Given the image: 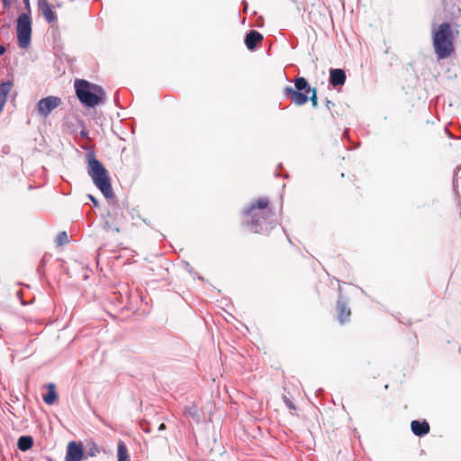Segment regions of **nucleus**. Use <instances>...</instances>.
<instances>
[{
    "instance_id": "nucleus-27",
    "label": "nucleus",
    "mask_w": 461,
    "mask_h": 461,
    "mask_svg": "<svg viewBox=\"0 0 461 461\" xmlns=\"http://www.w3.org/2000/svg\"><path fill=\"white\" fill-rule=\"evenodd\" d=\"M241 6H242V9L240 11V14H241V12L247 13L248 8H249L248 2L246 0H242L241 1Z\"/></svg>"
},
{
    "instance_id": "nucleus-38",
    "label": "nucleus",
    "mask_w": 461,
    "mask_h": 461,
    "mask_svg": "<svg viewBox=\"0 0 461 461\" xmlns=\"http://www.w3.org/2000/svg\"><path fill=\"white\" fill-rule=\"evenodd\" d=\"M282 177H284L285 179H288L289 178L288 172L285 171L284 174L282 175Z\"/></svg>"
},
{
    "instance_id": "nucleus-4",
    "label": "nucleus",
    "mask_w": 461,
    "mask_h": 461,
    "mask_svg": "<svg viewBox=\"0 0 461 461\" xmlns=\"http://www.w3.org/2000/svg\"><path fill=\"white\" fill-rule=\"evenodd\" d=\"M294 86H285L283 89V95L291 99V101L302 106L308 101L311 102L314 109L319 107L316 87H312L308 80L303 77H297L294 81Z\"/></svg>"
},
{
    "instance_id": "nucleus-16",
    "label": "nucleus",
    "mask_w": 461,
    "mask_h": 461,
    "mask_svg": "<svg viewBox=\"0 0 461 461\" xmlns=\"http://www.w3.org/2000/svg\"><path fill=\"white\" fill-rule=\"evenodd\" d=\"M117 461H131L128 447L122 440L117 444Z\"/></svg>"
},
{
    "instance_id": "nucleus-46",
    "label": "nucleus",
    "mask_w": 461,
    "mask_h": 461,
    "mask_svg": "<svg viewBox=\"0 0 461 461\" xmlns=\"http://www.w3.org/2000/svg\"><path fill=\"white\" fill-rule=\"evenodd\" d=\"M287 240H288L289 243L292 244V240H290V238L288 236H287Z\"/></svg>"
},
{
    "instance_id": "nucleus-40",
    "label": "nucleus",
    "mask_w": 461,
    "mask_h": 461,
    "mask_svg": "<svg viewBox=\"0 0 461 461\" xmlns=\"http://www.w3.org/2000/svg\"><path fill=\"white\" fill-rule=\"evenodd\" d=\"M166 429V426H165V424H164V423H161V424L159 425V427H158V429H159V430H163V429Z\"/></svg>"
},
{
    "instance_id": "nucleus-35",
    "label": "nucleus",
    "mask_w": 461,
    "mask_h": 461,
    "mask_svg": "<svg viewBox=\"0 0 461 461\" xmlns=\"http://www.w3.org/2000/svg\"><path fill=\"white\" fill-rule=\"evenodd\" d=\"M13 410H14V408L10 404H8V407H7L8 412H10V413H12L13 415L15 416V414H14Z\"/></svg>"
},
{
    "instance_id": "nucleus-19",
    "label": "nucleus",
    "mask_w": 461,
    "mask_h": 461,
    "mask_svg": "<svg viewBox=\"0 0 461 461\" xmlns=\"http://www.w3.org/2000/svg\"><path fill=\"white\" fill-rule=\"evenodd\" d=\"M459 170H461V167H457L456 168V170L454 172L453 183H452L453 192L455 193V196H456L455 198L457 201L458 206H460V203H461L460 194L457 191V183H456V175Z\"/></svg>"
},
{
    "instance_id": "nucleus-34",
    "label": "nucleus",
    "mask_w": 461,
    "mask_h": 461,
    "mask_svg": "<svg viewBox=\"0 0 461 461\" xmlns=\"http://www.w3.org/2000/svg\"><path fill=\"white\" fill-rule=\"evenodd\" d=\"M5 102L3 101V100H0V113L3 111L5 105Z\"/></svg>"
},
{
    "instance_id": "nucleus-33",
    "label": "nucleus",
    "mask_w": 461,
    "mask_h": 461,
    "mask_svg": "<svg viewBox=\"0 0 461 461\" xmlns=\"http://www.w3.org/2000/svg\"><path fill=\"white\" fill-rule=\"evenodd\" d=\"M6 51V49L4 45H0V56L4 55Z\"/></svg>"
},
{
    "instance_id": "nucleus-23",
    "label": "nucleus",
    "mask_w": 461,
    "mask_h": 461,
    "mask_svg": "<svg viewBox=\"0 0 461 461\" xmlns=\"http://www.w3.org/2000/svg\"><path fill=\"white\" fill-rule=\"evenodd\" d=\"M23 3L24 5V9H25V11L23 14H32L30 0H23Z\"/></svg>"
},
{
    "instance_id": "nucleus-32",
    "label": "nucleus",
    "mask_w": 461,
    "mask_h": 461,
    "mask_svg": "<svg viewBox=\"0 0 461 461\" xmlns=\"http://www.w3.org/2000/svg\"><path fill=\"white\" fill-rule=\"evenodd\" d=\"M192 276H194V278H197L199 280H203V277L195 271H194V273H193Z\"/></svg>"
},
{
    "instance_id": "nucleus-13",
    "label": "nucleus",
    "mask_w": 461,
    "mask_h": 461,
    "mask_svg": "<svg viewBox=\"0 0 461 461\" xmlns=\"http://www.w3.org/2000/svg\"><path fill=\"white\" fill-rule=\"evenodd\" d=\"M38 7L41 11L42 16L48 23L57 22V14L53 11L52 6L48 0H38Z\"/></svg>"
},
{
    "instance_id": "nucleus-47",
    "label": "nucleus",
    "mask_w": 461,
    "mask_h": 461,
    "mask_svg": "<svg viewBox=\"0 0 461 461\" xmlns=\"http://www.w3.org/2000/svg\"><path fill=\"white\" fill-rule=\"evenodd\" d=\"M448 138L453 139L454 137L451 134L448 133Z\"/></svg>"
},
{
    "instance_id": "nucleus-7",
    "label": "nucleus",
    "mask_w": 461,
    "mask_h": 461,
    "mask_svg": "<svg viewBox=\"0 0 461 461\" xmlns=\"http://www.w3.org/2000/svg\"><path fill=\"white\" fill-rule=\"evenodd\" d=\"M337 320L344 325L350 321L351 309L349 307V299L343 294L341 286H339V296L336 302Z\"/></svg>"
},
{
    "instance_id": "nucleus-9",
    "label": "nucleus",
    "mask_w": 461,
    "mask_h": 461,
    "mask_svg": "<svg viewBox=\"0 0 461 461\" xmlns=\"http://www.w3.org/2000/svg\"><path fill=\"white\" fill-rule=\"evenodd\" d=\"M85 454L83 443L71 440L67 445L65 461H82L86 459Z\"/></svg>"
},
{
    "instance_id": "nucleus-1",
    "label": "nucleus",
    "mask_w": 461,
    "mask_h": 461,
    "mask_svg": "<svg viewBox=\"0 0 461 461\" xmlns=\"http://www.w3.org/2000/svg\"><path fill=\"white\" fill-rule=\"evenodd\" d=\"M86 157L87 174L92 178L94 185L100 190L109 203L106 213L102 214L104 220L103 228L106 231L113 230L115 232L119 233L121 231L120 226L124 220V214L113 193L109 172L104 164L96 158L93 149H87Z\"/></svg>"
},
{
    "instance_id": "nucleus-15",
    "label": "nucleus",
    "mask_w": 461,
    "mask_h": 461,
    "mask_svg": "<svg viewBox=\"0 0 461 461\" xmlns=\"http://www.w3.org/2000/svg\"><path fill=\"white\" fill-rule=\"evenodd\" d=\"M34 439L31 435H23L17 440V447L23 452H26L33 446Z\"/></svg>"
},
{
    "instance_id": "nucleus-25",
    "label": "nucleus",
    "mask_w": 461,
    "mask_h": 461,
    "mask_svg": "<svg viewBox=\"0 0 461 461\" xmlns=\"http://www.w3.org/2000/svg\"><path fill=\"white\" fill-rule=\"evenodd\" d=\"M87 198L92 202L94 207H95V208L99 207V205H100L99 202L93 194H88Z\"/></svg>"
},
{
    "instance_id": "nucleus-17",
    "label": "nucleus",
    "mask_w": 461,
    "mask_h": 461,
    "mask_svg": "<svg viewBox=\"0 0 461 461\" xmlns=\"http://www.w3.org/2000/svg\"><path fill=\"white\" fill-rule=\"evenodd\" d=\"M84 449L86 451V454H85L86 459L88 456H91V457L96 456L97 454H99L101 451L100 447L95 441H92V440L86 442V444L84 446Z\"/></svg>"
},
{
    "instance_id": "nucleus-22",
    "label": "nucleus",
    "mask_w": 461,
    "mask_h": 461,
    "mask_svg": "<svg viewBox=\"0 0 461 461\" xmlns=\"http://www.w3.org/2000/svg\"><path fill=\"white\" fill-rule=\"evenodd\" d=\"M185 412L188 413L192 418L197 416V410L194 406L186 408Z\"/></svg>"
},
{
    "instance_id": "nucleus-11",
    "label": "nucleus",
    "mask_w": 461,
    "mask_h": 461,
    "mask_svg": "<svg viewBox=\"0 0 461 461\" xmlns=\"http://www.w3.org/2000/svg\"><path fill=\"white\" fill-rule=\"evenodd\" d=\"M262 41L263 35L256 30L249 31L244 38V43L250 51L256 50Z\"/></svg>"
},
{
    "instance_id": "nucleus-24",
    "label": "nucleus",
    "mask_w": 461,
    "mask_h": 461,
    "mask_svg": "<svg viewBox=\"0 0 461 461\" xmlns=\"http://www.w3.org/2000/svg\"><path fill=\"white\" fill-rule=\"evenodd\" d=\"M184 268L190 274L193 275L194 273V269L190 266L189 262L183 261Z\"/></svg>"
},
{
    "instance_id": "nucleus-36",
    "label": "nucleus",
    "mask_w": 461,
    "mask_h": 461,
    "mask_svg": "<svg viewBox=\"0 0 461 461\" xmlns=\"http://www.w3.org/2000/svg\"><path fill=\"white\" fill-rule=\"evenodd\" d=\"M286 403H287L288 408H290V409H295V406H294V404L292 402H290V401H289V402H287Z\"/></svg>"
},
{
    "instance_id": "nucleus-43",
    "label": "nucleus",
    "mask_w": 461,
    "mask_h": 461,
    "mask_svg": "<svg viewBox=\"0 0 461 461\" xmlns=\"http://www.w3.org/2000/svg\"><path fill=\"white\" fill-rule=\"evenodd\" d=\"M18 400H19V399H18V397H17V396H15V399H11V402H16V401H18Z\"/></svg>"
},
{
    "instance_id": "nucleus-21",
    "label": "nucleus",
    "mask_w": 461,
    "mask_h": 461,
    "mask_svg": "<svg viewBox=\"0 0 461 461\" xmlns=\"http://www.w3.org/2000/svg\"><path fill=\"white\" fill-rule=\"evenodd\" d=\"M55 242L57 246H63L68 242V236L65 230L59 231L56 237Z\"/></svg>"
},
{
    "instance_id": "nucleus-12",
    "label": "nucleus",
    "mask_w": 461,
    "mask_h": 461,
    "mask_svg": "<svg viewBox=\"0 0 461 461\" xmlns=\"http://www.w3.org/2000/svg\"><path fill=\"white\" fill-rule=\"evenodd\" d=\"M411 430L414 436L422 438L429 433L430 426L427 420H413L411 422Z\"/></svg>"
},
{
    "instance_id": "nucleus-6",
    "label": "nucleus",
    "mask_w": 461,
    "mask_h": 461,
    "mask_svg": "<svg viewBox=\"0 0 461 461\" xmlns=\"http://www.w3.org/2000/svg\"><path fill=\"white\" fill-rule=\"evenodd\" d=\"M32 14H20L16 21L17 44L20 49H27L32 42Z\"/></svg>"
},
{
    "instance_id": "nucleus-30",
    "label": "nucleus",
    "mask_w": 461,
    "mask_h": 461,
    "mask_svg": "<svg viewBox=\"0 0 461 461\" xmlns=\"http://www.w3.org/2000/svg\"><path fill=\"white\" fill-rule=\"evenodd\" d=\"M141 429L145 433L150 432L149 424L141 425Z\"/></svg>"
},
{
    "instance_id": "nucleus-37",
    "label": "nucleus",
    "mask_w": 461,
    "mask_h": 461,
    "mask_svg": "<svg viewBox=\"0 0 461 461\" xmlns=\"http://www.w3.org/2000/svg\"><path fill=\"white\" fill-rule=\"evenodd\" d=\"M324 393V390L322 388H319L317 391H316V395H321V393Z\"/></svg>"
},
{
    "instance_id": "nucleus-31",
    "label": "nucleus",
    "mask_w": 461,
    "mask_h": 461,
    "mask_svg": "<svg viewBox=\"0 0 461 461\" xmlns=\"http://www.w3.org/2000/svg\"><path fill=\"white\" fill-rule=\"evenodd\" d=\"M282 168H283V165H282V163H279V164L277 165V168H276V173H275L276 177H278V176H279L278 170H279V169H282Z\"/></svg>"
},
{
    "instance_id": "nucleus-14",
    "label": "nucleus",
    "mask_w": 461,
    "mask_h": 461,
    "mask_svg": "<svg viewBox=\"0 0 461 461\" xmlns=\"http://www.w3.org/2000/svg\"><path fill=\"white\" fill-rule=\"evenodd\" d=\"M47 392L42 395V400L47 405H53L59 399V394L54 383H49L46 385Z\"/></svg>"
},
{
    "instance_id": "nucleus-3",
    "label": "nucleus",
    "mask_w": 461,
    "mask_h": 461,
    "mask_svg": "<svg viewBox=\"0 0 461 461\" xmlns=\"http://www.w3.org/2000/svg\"><path fill=\"white\" fill-rule=\"evenodd\" d=\"M74 88L77 98L85 109L95 108L106 99L104 87L86 79H75Z\"/></svg>"
},
{
    "instance_id": "nucleus-42",
    "label": "nucleus",
    "mask_w": 461,
    "mask_h": 461,
    "mask_svg": "<svg viewBox=\"0 0 461 461\" xmlns=\"http://www.w3.org/2000/svg\"><path fill=\"white\" fill-rule=\"evenodd\" d=\"M18 400H19V399H18V397H17V396H15V399H11V402H16V401H18Z\"/></svg>"
},
{
    "instance_id": "nucleus-8",
    "label": "nucleus",
    "mask_w": 461,
    "mask_h": 461,
    "mask_svg": "<svg viewBox=\"0 0 461 461\" xmlns=\"http://www.w3.org/2000/svg\"><path fill=\"white\" fill-rule=\"evenodd\" d=\"M62 104L60 97L56 95H48L41 98L35 105V110L41 117H48L56 108Z\"/></svg>"
},
{
    "instance_id": "nucleus-18",
    "label": "nucleus",
    "mask_w": 461,
    "mask_h": 461,
    "mask_svg": "<svg viewBox=\"0 0 461 461\" xmlns=\"http://www.w3.org/2000/svg\"><path fill=\"white\" fill-rule=\"evenodd\" d=\"M14 86L12 80H6L0 83V100H3L6 103L7 96Z\"/></svg>"
},
{
    "instance_id": "nucleus-41",
    "label": "nucleus",
    "mask_w": 461,
    "mask_h": 461,
    "mask_svg": "<svg viewBox=\"0 0 461 461\" xmlns=\"http://www.w3.org/2000/svg\"><path fill=\"white\" fill-rule=\"evenodd\" d=\"M460 1H461V0H453V1H452V4H453L454 5H458V4H459V2H460Z\"/></svg>"
},
{
    "instance_id": "nucleus-39",
    "label": "nucleus",
    "mask_w": 461,
    "mask_h": 461,
    "mask_svg": "<svg viewBox=\"0 0 461 461\" xmlns=\"http://www.w3.org/2000/svg\"><path fill=\"white\" fill-rule=\"evenodd\" d=\"M37 272L39 273V275H40L41 276L43 275V270H42V268H41V267H39L37 268Z\"/></svg>"
},
{
    "instance_id": "nucleus-26",
    "label": "nucleus",
    "mask_w": 461,
    "mask_h": 461,
    "mask_svg": "<svg viewBox=\"0 0 461 461\" xmlns=\"http://www.w3.org/2000/svg\"><path fill=\"white\" fill-rule=\"evenodd\" d=\"M325 104L329 111H331V109L335 106V103L329 100L328 98L325 99Z\"/></svg>"
},
{
    "instance_id": "nucleus-45",
    "label": "nucleus",
    "mask_w": 461,
    "mask_h": 461,
    "mask_svg": "<svg viewBox=\"0 0 461 461\" xmlns=\"http://www.w3.org/2000/svg\"><path fill=\"white\" fill-rule=\"evenodd\" d=\"M442 2L444 5H447V0H442Z\"/></svg>"
},
{
    "instance_id": "nucleus-28",
    "label": "nucleus",
    "mask_w": 461,
    "mask_h": 461,
    "mask_svg": "<svg viewBox=\"0 0 461 461\" xmlns=\"http://www.w3.org/2000/svg\"><path fill=\"white\" fill-rule=\"evenodd\" d=\"M79 134L83 139H87L89 137V132L86 128H83L80 131Z\"/></svg>"
},
{
    "instance_id": "nucleus-10",
    "label": "nucleus",
    "mask_w": 461,
    "mask_h": 461,
    "mask_svg": "<svg viewBox=\"0 0 461 461\" xmlns=\"http://www.w3.org/2000/svg\"><path fill=\"white\" fill-rule=\"evenodd\" d=\"M347 79L346 72L342 68H330L329 71V86L333 88L344 86Z\"/></svg>"
},
{
    "instance_id": "nucleus-2",
    "label": "nucleus",
    "mask_w": 461,
    "mask_h": 461,
    "mask_svg": "<svg viewBox=\"0 0 461 461\" xmlns=\"http://www.w3.org/2000/svg\"><path fill=\"white\" fill-rule=\"evenodd\" d=\"M268 205L269 200L267 197H261L243 209L242 213L245 216L252 217L250 221H247V226L252 232L267 235L276 225V221L270 219L274 215L271 210L261 218H256L254 212L256 210L267 209Z\"/></svg>"
},
{
    "instance_id": "nucleus-20",
    "label": "nucleus",
    "mask_w": 461,
    "mask_h": 461,
    "mask_svg": "<svg viewBox=\"0 0 461 461\" xmlns=\"http://www.w3.org/2000/svg\"><path fill=\"white\" fill-rule=\"evenodd\" d=\"M342 139L343 140H346L347 141H348V149H350V150H354V149H357L360 144L359 143H354L351 140H350V137H349V129L346 128L344 131H343V133H342Z\"/></svg>"
},
{
    "instance_id": "nucleus-29",
    "label": "nucleus",
    "mask_w": 461,
    "mask_h": 461,
    "mask_svg": "<svg viewBox=\"0 0 461 461\" xmlns=\"http://www.w3.org/2000/svg\"><path fill=\"white\" fill-rule=\"evenodd\" d=\"M3 4L4 8L9 9L12 5V0H0Z\"/></svg>"
},
{
    "instance_id": "nucleus-44",
    "label": "nucleus",
    "mask_w": 461,
    "mask_h": 461,
    "mask_svg": "<svg viewBox=\"0 0 461 461\" xmlns=\"http://www.w3.org/2000/svg\"><path fill=\"white\" fill-rule=\"evenodd\" d=\"M18 400H19V399H18V397H17V396H15V399H11V402H16V401H18Z\"/></svg>"
},
{
    "instance_id": "nucleus-5",
    "label": "nucleus",
    "mask_w": 461,
    "mask_h": 461,
    "mask_svg": "<svg viewBox=\"0 0 461 461\" xmlns=\"http://www.w3.org/2000/svg\"><path fill=\"white\" fill-rule=\"evenodd\" d=\"M434 52L438 60L447 59L455 51V35L449 22L441 23L431 32Z\"/></svg>"
}]
</instances>
